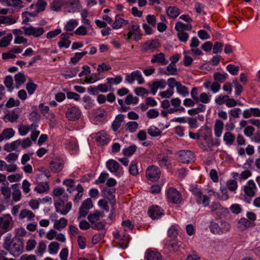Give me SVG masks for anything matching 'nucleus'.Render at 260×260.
Listing matches in <instances>:
<instances>
[{
    "instance_id": "obj_48",
    "label": "nucleus",
    "mask_w": 260,
    "mask_h": 260,
    "mask_svg": "<svg viewBox=\"0 0 260 260\" xmlns=\"http://www.w3.org/2000/svg\"><path fill=\"white\" fill-rule=\"evenodd\" d=\"M228 75L227 73L221 74L219 72L215 73L213 76L214 80L220 82H224L228 78Z\"/></svg>"
},
{
    "instance_id": "obj_39",
    "label": "nucleus",
    "mask_w": 260,
    "mask_h": 260,
    "mask_svg": "<svg viewBox=\"0 0 260 260\" xmlns=\"http://www.w3.org/2000/svg\"><path fill=\"white\" fill-rule=\"evenodd\" d=\"M175 29L177 31L183 30H190L192 29V25L190 24H185L181 22H178L175 24Z\"/></svg>"
},
{
    "instance_id": "obj_56",
    "label": "nucleus",
    "mask_w": 260,
    "mask_h": 260,
    "mask_svg": "<svg viewBox=\"0 0 260 260\" xmlns=\"http://www.w3.org/2000/svg\"><path fill=\"white\" fill-rule=\"evenodd\" d=\"M107 84H118L122 80V77L121 75H117L115 78H107Z\"/></svg>"
},
{
    "instance_id": "obj_24",
    "label": "nucleus",
    "mask_w": 260,
    "mask_h": 260,
    "mask_svg": "<svg viewBox=\"0 0 260 260\" xmlns=\"http://www.w3.org/2000/svg\"><path fill=\"white\" fill-rule=\"evenodd\" d=\"M252 116L260 117V109L258 108H250L243 111V116L244 118H249Z\"/></svg>"
},
{
    "instance_id": "obj_60",
    "label": "nucleus",
    "mask_w": 260,
    "mask_h": 260,
    "mask_svg": "<svg viewBox=\"0 0 260 260\" xmlns=\"http://www.w3.org/2000/svg\"><path fill=\"white\" fill-rule=\"evenodd\" d=\"M41 116L37 111H32L29 115L28 119L30 121L37 122L40 120Z\"/></svg>"
},
{
    "instance_id": "obj_32",
    "label": "nucleus",
    "mask_w": 260,
    "mask_h": 260,
    "mask_svg": "<svg viewBox=\"0 0 260 260\" xmlns=\"http://www.w3.org/2000/svg\"><path fill=\"white\" fill-rule=\"evenodd\" d=\"M20 144L21 140H17L11 143H6L4 146V149L7 152H11L16 150L20 146Z\"/></svg>"
},
{
    "instance_id": "obj_29",
    "label": "nucleus",
    "mask_w": 260,
    "mask_h": 260,
    "mask_svg": "<svg viewBox=\"0 0 260 260\" xmlns=\"http://www.w3.org/2000/svg\"><path fill=\"white\" fill-rule=\"evenodd\" d=\"M15 131L12 128L4 129L2 133L0 134V142L4 140H9L12 138L15 135Z\"/></svg>"
},
{
    "instance_id": "obj_15",
    "label": "nucleus",
    "mask_w": 260,
    "mask_h": 260,
    "mask_svg": "<svg viewBox=\"0 0 260 260\" xmlns=\"http://www.w3.org/2000/svg\"><path fill=\"white\" fill-rule=\"evenodd\" d=\"M63 166V160L60 157L54 158L50 163V168L54 173H58L62 171Z\"/></svg>"
},
{
    "instance_id": "obj_37",
    "label": "nucleus",
    "mask_w": 260,
    "mask_h": 260,
    "mask_svg": "<svg viewBox=\"0 0 260 260\" xmlns=\"http://www.w3.org/2000/svg\"><path fill=\"white\" fill-rule=\"evenodd\" d=\"M167 15L171 18H175L180 14V10L176 7L170 6L166 10Z\"/></svg>"
},
{
    "instance_id": "obj_36",
    "label": "nucleus",
    "mask_w": 260,
    "mask_h": 260,
    "mask_svg": "<svg viewBox=\"0 0 260 260\" xmlns=\"http://www.w3.org/2000/svg\"><path fill=\"white\" fill-rule=\"evenodd\" d=\"M223 139L227 145L231 146L235 141V136L230 132H227L224 133Z\"/></svg>"
},
{
    "instance_id": "obj_45",
    "label": "nucleus",
    "mask_w": 260,
    "mask_h": 260,
    "mask_svg": "<svg viewBox=\"0 0 260 260\" xmlns=\"http://www.w3.org/2000/svg\"><path fill=\"white\" fill-rule=\"evenodd\" d=\"M49 189V185L47 182L41 183L35 188V190L38 193H44Z\"/></svg>"
},
{
    "instance_id": "obj_2",
    "label": "nucleus",
    "mask_w": 260,
    "mask_h": 260,
    "mask_svg": "<svg viewBox=\"0 0 260 260\" xmlns=\"http://www.w3.org/2000/svg\"><path fill=\"white\" fill-rule=\"evenodd\" d=\"M189 191L193 195L198 205H202L204 207H208L209 205L210 199L209 196L204 194L202 189L196 184L190 186Z\"/></svg>"
},
{
    "instance_id": "obj_54",
    "label": "nucleus",
    "mask_w": 260,
    "mask_h": 260,
    "mask_svg": "<svg viewBox=\"0 0 260 260\" xmlns=\"http://www.w3.org/2000/svg\"><path fill=\"white\" fill-rule=\"evenodd\" d=\"M5 85L6 86L7 88H8L9 90L12 91L13 90V79L11 76H7L4 79V81Z\"/></svg>"
},
{
    "instance_id": "obj_64",
    "label": "nucleus",
    "mask_w": 260,
    "mask_h": 260,
    "mask_svg": "<svg viewBox=\"0 0 260 260\" xmlns=\"http://www.w3.org/2000/svg\"><path fill=\"white\" fill-rule=\"evenodd\" d=\"M226 187L230 190L235 191L238 187L237 182L235 180H230L227 181Z\"/></svg>"
},
{
    "instance_id": "obj_4",
    "label": "nucleus",
    "mask_w": 260,
    "mask_h": 260,
    "mask_svg": "<svg viewBox=\"0 0 260 260\" xmlns=\"http://www.w3.org/2000/svg\"><path fill=\"white\" fill-rule=\"evenodd\" d=\"M166 199L169 202L179 204L182 201L181 192L173 187H169L165 191Z\"/></svg>"
},
{
    "instance_id": "obj_17",
    "label": "nucleus",
    "mask_w": 260,
    "mask_h": 260,
    "mask_svg": "<svg viewBox=\"0 0 260 260\" xmlns=\"http://www.w3.org/2000/svg\"><path fill=\"white\" fill-rule=\"evenodd\" d=\"M167 83L165 79H161L159 80L153 81L151 84L149 85L151 93L154 95L156 94L158 88L164 89L166 86Z\"/></svg>"
},
{
    "instance_id": "obj_6",
    "label": "nucleus",
    "mask_w": 260,
    "mask_h": 260,
    "mask_svg": "<svg viewBox=\"0 0 260 260\" xmlns=\"http://www.w3.org/2000/svg\"><path fill=\"white\" fill-rule=\"evenodd\" d=\"M160 47L158 40L152 39L144 42L142 46V50L144 52H153Z\"/></svg>"
},
{
    "instance_id": "obj_49",
    "label": "nucleus",
    "mask_w": 260,
    "mask_h": 260,
    "mask_svg": "<svg viewBox=\"0 0 260 260\" xmlns=\"http://www.w3.org/2000/svg\"><path fill=\"white\" fill-rule=\"evenodd\" d=\"M134 80H136L139 84H142L144 82V79L141 72L139 70L132 72Z\"/></svg>"
},
{
    "instance_id": "obj_23",
    "label": "nucleus",
    "mask_w": 260,
    "mask_h": 260,
    "mask_svg": "<svg viewBox=\"0 0 260 260\" xmlns=\"http://www.w3.org/2000/svg\"><path fill=\"white\" fill-rule=\"evenodd\" d=\"M128 24V20L124 19L121 15H117L115 16L114 21L112 23V27L114 29H117Z\"/></svg>"
},
{
    "instance_id": "obj_38",
    "label": "nucleus",
    "mask_w": 260,
    "mask_h": 260,
    "mask_svg": "<svg viewBox=\"0 0 260 260\" xmlns=\"http://www.w3.org/2000/svg\"><path fill=\"white\" fill-rule=\"evenodd\" d=\"M177 92L182 96H187L189 95L188 88L180 83H177L176 87Z\"/></svg>"
},
{
    "instance_id": "obj_52",
    "label": "nucleus",
    "mask_w": 260,
    "mask_h": 260,
    "mask_svg": "<svg viewBox=\"0 0 260 260\" xmlns=\"http://www.w3.org/2000/svg\"><path fill=\"white\" fill-rule=\"evenodd\" d=\"M87 53V52L86 51H84L81 52H76L74 56L71 58V62L74 64L76 63Z\"/></svg>"
},
{
    "instance_id": "obj_20",
    "label": "nucleus",
    "mask_w": 260,
    "mask_h": 260,
    "mask_svg": "<svg viewBox=\"0 0 260 260\" xmlns=\"http://www.w3.org/2000/svg\"><path fill=\"white\" fill-rule=\"evenodd\" d=\"M156 160L158 165L161 167L168 169L171 165L169 157L165 153H159L157 155Z\"/></svg>"
},
{
    "instance_id": "obj_61",
    "label": "nucleus",
    "mask_w": 260,
    "mask_h": 260,
    "mask_svg": "<svg viewBox=\"0 0 260 260\" xmlns=\"http://www.w3.org/2000/svg\"><path fill=\"white\" fill-rule=\"evenodd\" d=\"M177 36L178 40L180 42L184 43L186 42L189 38V35L188 33L184 31H178Z\"/></svg>"
},
{
    "instance_id": "obj_3",
    "label": "nucleus",
    "mask_w": 260,
    "mask_h": 260,
    "mask_svg": "<svg viewBox=\"0 0 260 260\" xmlns=\"http://www.w3.org/2000/svg\"><path fill=\"white\" fill-rule=\"evenodd\" d=\"M127 27L128 32L126 40L129 41L133 39L135 41H139L141 39L142 34L139 25L135 21H132Z\"/></svg>"
},
{
    "instance_id": "obj_7",
    "label": "nucleus",
    "mask_w": 260,
    "mask_h": 260,
    "mask_svg": "<svg viewBox=\"0 0 260 260\" xmlns=\"http://www.w3.org/2000/svg\"><path fill=\"white\" fill-rule=\"evenodd\" d=\"M93 204L91 198L85 199L82 203L78 212V219L85 217L88 213L89 210L92 208Z\"/></svg>"
},
{
    "instance_id": "obj_14",
    "label": "nucleus",
    "mask_w": 260,
    "mask_h": 260,
    "mask_svg": "<svg viewBox=\"0 0 260 260\" xmlns=\"http://www.w3.org/2000/svg\"><path fill=\"white\" fill-rule=\"evenodd\" d=\"M22 29L24 31V34L26 36H32L35 38H38L42 36L44 32L43 27H35L33 26L23 27Z\"/></svg>"
},
{
    "instance_id": "obj_19",
    "label": "nucleus",
    "mask_w": 260,
    "mask_h": 260,
    "mask_svg": "<svg viewBox=\"0 0 260 260\" xmlns=\"http://www.w3.org/2000/svg\"><path fill=\"white\" fill-rule=\"evenodd\" d=\"M72 36L73 34L71 33L66 32L62 34L60 36V40L57 43L58 47L60 48H68L71 43L69 39Z\"/></svg>"
},
{
    "instance_id": "obj_40",
    "label": "nucleus",
    "mask_w": 260,
    "mask_h": 260,
    "mask_svg": "<svg viewBox=\"0 0 260 260\" xmlns=\"http://www.w3.org/2000/svg\"><path fill=\"white\" fill-rule=\"evenodd\" d=\"M13 39V36L11 34H8L6 36L4 37L0 40V47H6L8 46Z\"/></svg>"
},
{
    "instance_id": "obj_35",
    "label": "nucleus",
    "mask_w": 260,
    "mask_h": 260,
    "mask_svg": "<svg viewBox=\"0 0 260 260\" xmlns=\"http://www.w3.org/2000/svg\"><path fill=\"white\" fill-rule=\"evenodd\" d=\"M64 4V0H53L50 5V8L53 11L58 12Z\"/></svg>"
},
{
    "instance_id": "obj_27",
    "label": "nucleus",
    "mask_w": 260,
    "mask_h": 260,
    "mask_svg": "<svg viewBox=\"0 0 260 260\" xmlns=\"http://www.w3.org/2000/svg\"><path fill=\"white\" fill-rule=\"evenodd\" d=\"M124 119V116L121 114H119L116 116L111 125V128L114 132H116L119 129Z\"/></svg>"
},
{
    "instance_id": "obj_25",
    "label": "nucleus",
    "mask_w": 260,
    "mask_h": 260,
    "mask_svg": "<svg viewBox=\"0 0 260 260\" xmlns=\"http://www.w3.org/2000/svg\"><path fill=\"white\" fill-rule=\"evenodd\" d=\"M152 63H158L162 66H165L168 63V61L165 58V55L164 53L160 52L153 55L151 59Z\"/></svg>"
},
{
    "instance_id": "obj_31",
    "label": "nucleus",
    "mask_w": 260,
    "mask_h": 260,
    "mask_svg": "<svg viewBox=\"0 0 260 260\" xmlns=\"http://www.w3.org/2000/svg\"><path fill=\"white\" fill-rule=\"evenodd\" d=\"M106 167L110 172L116 173L119 168V164L114 159H110L106 162Z\"/></svg>"
},
{
    "instance_id": "obj_22",
    "label": "nucleus",
    "mask_w": 260,
    "mask_h": 260,
    "mask_svg": "<svg viewBox=\"0 0 260 260\" xmlns=\"http://www.w3.org/2000/svg\"><path fill=\"white\" fill-rule=\"evenodd\" d=\"M39 108L43 115L49 120L52 121L55 118L54 113L50 110L49 107L43 103L39 104Z\"/></svg>"
},
{
    "instance_id": "obj_41",
    "label": "nucleus",
    "mask_w": 260,
    "mask_h": 260,
    "mask_svg": "<svg viewBox=\"0 0 260 260\" xmlns=\"http://www.w3.org/2000/svg\"><path fill=\"white\" fill-rule=\"evenodd\" d=\"M18 185L16 184H13L12 186V188L14 190L12 192V198L13 201L15 202H18L20 201L21 197V193L20 190L17 189Z\"/></svg>"
},
{
    "instance_id": "obj_42",
    "label": "nucleus",
    "mask_w": 260,
    "mask_h": 260,
    "mask_svg": "<svg viewBox=\"0 0 260 260\" xmlns=\"http://www.w3.org/2000/svg\"><path fill=\"white\" fill-rule=\"evenodd\" d=\"M78 25V22L76 19H70L64 26V29L66 31H72Z\"/></svg>"
},
{
    "instance_id": "obj_30",
    "label": "nucleus",
    "mask_w": 260,
    "mask_h": 260,
    "mask_svg": "<svg viewBox=\"0 0 260 260\" xmlns=\"http://www.w3.org/2000/svg\"><path fill=\"white\" fill-rule=\"evenodd\" d=\"M146 257L147 260H161L162 256L159 252L148 249L146 252Z\"/></svg>"
},
{
    "instance_id": "obj_59",
    "label": "nucleus",
    "mask_w": 260,
    "mask_h": 260,
    "mask_svg": "<svg viewBox=\"0 0 260 260\" xmlns=\"http://www.w3.org/2000/svg\"><path fill=\"white\" fill-rule=\"evenodd\" d=\"M99 74H92L89 77H86L85 78V82L87 83H93L100 80V78H99Z\"/></svg>"
},
{
    "instance_id": "obj_50",
    "label": "nucleus",
    "mask_w": 260,
    "mask_h": 260,
    "mask_svg": "<svg viewBox=\"0 0 260 260\" xmlns=\"http://www.w3.org/2000/svg\"><path fill=\"white\" fill-rule=\"evenodd\" d=\"M137 147L136 145H131L128 147L125 148L122 150V153L124 156H131L136 151Z\"/></svg>"
},
{
    "instance_id": "obj_44",
    "label": "nucleus",
    "mask_w": 260,
    "mask_h": 260,
    "mask_svg": "<svg viewBox=\"0 0 260 260\" xmlns=\"http://www.w3.org/2000/svg\"><path fill=\"white\" fill-rule=\"evenodd\" d=\"M148 134L151 137H156L161 134V131L157 127L151 125L148 129Z\"/></svg>"
},
{
    "instance_id": "obj_62",
    "label": "nucleus",
    "mask_w": 260,
    "mask_h": 260,
    "mask_svg": "<svg viewBox=\"0 0 260 260\" xmlns=\"http://www.w3.org/2000/svg\"><path fill=\"white\" fill-rule=\"evenodd\" d=\"M226 69L231 75H237L239 70V67L230 64L226 67Z\"/></svg>"
},
{
    "instance_id": "obj_51",
    "label": "nucleus",
    "mask_w": 260,
    "mask_h": 260,
    "mask_svg": "<svg viewBox=\"0 0 260 260\" xmlns=\"http://www.w3.org/2000/svg\"><path fill=\"white\" fill-rule=\"evenodd\" d=\"M38 85L31 81L28 82L26 84V89L30 95L34 93Z\"/></svg>"
},
{
    "instance_id": "obj_10",
    "label": "nucleus",
    "mask_w": 260,
    "mask_h": 260,
    "mask_svg": "<svg viewBox=\"0 0 260 260\" xmlns=\"http://www.w3.org/2000/svg\"><path fill=\"white\" fill-rule=\"evenodd\" d=\"M146 177L150 181H155L160 176V171L158 167L152 165L149 167L146 171Z\"/></svg>"
},
{
    "instance_id": "obj_58",
    "label": "nucleus",
    "mask_w": 260,
    "mask_h": 260,
    "mask_svg": "<svg viewBox=\"0 0 260 260\" xmlns=\"http://www.w3.org/2000/svg\"><path fill=\"white\" fill-rule=\"evenodd\" d=\"M3 219L2 228H9L10 222L12 221V217L9 214L4 215L2 217Z\"/></svg>"
},
{
    "instance_id": "obj_11",
    "label": "nucleus",
    "mask_w": 260,
    "mask_h": 260,
    "mask_svg": "<svg viewBox=\"0 0 260 260\" xmlns=\"http://www.w3.org/2000/svg\"><path fill=\"white\" fill-rule=\"evenodd\" d=\"M148 214L151 218L155 219L164 215L165 214V211L158 205H152L148 209Z\"/></svg>"
},
{
    "instance_id": "obj_26",
    "label": "nucleus",
    "mask_w": 260,
    "mask_h": 260,
    "mask_svg": "<svg viewBox=\"0 0 260 260\" xmlns=\"http://www.w3.org/2000/svg\"><path fill=\"white\" fill-rule=\"evenodd\" d=\"M95 140L101 145H106L109 141L108 135L104 131L99 132L95 137Z\"/></svg>"
},
{
    "instance_id": "obj_16",
    "label": "nucleus",
    "mask_w": 260,
    "mask_h": 260,
    "mask_svg": "<svg viewBox=\"0 0 260 260\" xmlns=\"http://www.w3.org/2000/svg\"><path fill=\"white\" fill-rule=\"evenodd\" d=\"M115 192L116 189L114 188L105 187L102 190L103 196L109 200L112 205H114L116 202Z\"/></svg>"
},
{
    "instance_id": "obj_5",
    "label": "nucleus",
    "mask_w": 260,
    "mask_h": 260,
    "mask_svg": "<svg viewBox=\"0 0 260 260\" xmlns=\"http://www.w3.org/2000/svg\"><path fill=\"white\" fill-rule=\"evenodd\" d=\"M65 115L68 120L75 121L81 118L82 112L78 106L71 105L67 109Z\"/></svg>"
},
{
    "instance_id": "obj_18",
    "label": "nucleus",
    "mask_w": 260,
    "mask_h": 260,
    "mask_svg": "<svg viewBox=\"0 0 260 260\" xmlns=\"http://www.w3.org/2000/svg\"><path fill=\"white\" fill-rule=\"evenodd\" d=\"M201 137L206 142L209 146H213V142L212 140V135L210 129L208 128H204V129H200L199 131Z\"/></svg>"
},
{
    "instance_id": "obj_33",
    "label": "nucleus",
    "mask_w": 260,
    "mask_h": 260,
    "mask_svg": "<svg viewBox=\"0 0 260 260\" xmlns=\"http://www.w3.org/2000/svg\"><path fill=\"white\" fill-rule=\"evenodd\" d=\"M223 125V122L221 120L217 119L216 120L214 129V134L216 137L219 138L221 136Z\"/></svg>"
},
{
    "instance_id": "obj_46",
    "label": "nucleus",
    "mask_w": 260,
    "mask_h": 260,
    "mask_svg": "<svg viewBox=\"0 0 260 260\" xmlns=\"http://www.w3.org/2000/svg\"><path fill=\"white\" fill-rule=\"evenodd\" d=\"M15 83L17 85H21L23 84L25 81L26 78L24 74L22 73L19 72L16 74L14 76Z\"/></svg>"
},
{
    "instance_id": "obj_21",
    "label": "nucleus",
    "mask_w": 260,
    "mask_h": 260,
    "mask_svg": "<svg viewBox=\"0 0 260 260\" xmlns=\"http://www.w3.org/2000/svg\"><path fill=\"white\" fill-rule=\"evenodd\" d=\"M21 111L19 108H15L11 112L6 114L4 119L6 122H14L18 119Z\"/></svg>"
},
{
    "instance_id": "obj_9",
    "label": "nucleus",
    "mask_w": 260,
    "mask_h": 260,
    "mask_svg": "<svg viewBox=\"0 0 260 260\" xmlns=\"http://www.w3.org/2000/svg\"><path fill=\"white\" fill-rule=\"evenodd\" d=\"M52 196L54 201V204L57 201L59 202L68 200V194L66 192L64 189L61 187L54 188L52 191Z\"/></svg>"
},
{
    "instance_id": "obj_12",
    "label": "nucleus",
    "mask_w": 260,
    "mask_h": 260,
    "mask_svg": "<svg viewBox=\"0 0 260 260\" xmlns=\"http://www.w3.org/2000/svg\"><path fill=\"white\" fill-rule=\"evenodd\" d=\"M67 200H62L59 202H56L54 204L56 211L60 213L62 215L67 214L71 209L72 204L71 202H68L64 205V202Z\"/></svg>"
},
{
    "instance_id": "obj_1",
    "label": "nucleus",
    "mask_w": 260,
    "mask_h": 260,
    "mask_svg": "<svg viewBox=\"0 0 260 260\" xmlns=\"http://www.w3.org/2000/svg\"><path fill=\"white\" fill-rule=\"evenodd\" d=\"M24 243L22 238L14 237L12 240L6 239L4 243V247L14 256L16 257L22 253Z\"/></svg>"
},
{
    "instance_id": "obj_34",
    "label": "nucleus",
    "mask_w": 260,
    "mask_h": 260,
    "mask_svg": "<svg viewBox=\"0 0 260 260\" xmlns=\"http://www.w3.org/2000/svg\"><path fill=\"white\" fill-rule=\"evenodd\" d=\"M19 218L21 219L25 218H27V220H31L35 217V214L30 210L27 209H23L21 210L19 215Z\"/></svg>"
},
{
    "instance_id": "obj_13",
    "label": "nucleus",
    "mask_w": 260,
    "mask_h": 260,
    "mask_svg": "<svg viewBox=\"0 0 260 260\" xmlns=\"http://www.w3.org/2000/svg\"><path fill=\"white\" fill-rule=\"evenodd\" d=\"M257 190L256 184L253 180H248L243 187L245 195L250 197L255 196Z\"/></svg>"
},
{
    "instance_id": "obj_47",
    "label": "nucleus",
    "mask_w": 260,
    "mask_h": 260,
    "mask_svg": "<svg viewBox=\"0 0 260 260\" xmlns=\"http://www.w3.org/2000/svg\"><path fill=\"white\" fill-rule=\"evenodd\" d=\"M83 101L86 104L84 106V107L85 109H90L94 106V101L89 95H84L83 98Z\"/></svg>"
},
{
    "instance_id": "obj_43",
    "label": "nucleus",
    "mask_w": 260,
    "mask_h": 260,
    "mask_svg": "<svg viewBox=\"0 0 260 260\" xmlns=\"http://www.w3.org/2000/svg\"><path fill=\"white\" fill-rule=\"evenodd\" d=\"M126 130L131 133L136 132L138 128L139 124L136 121H129L126 124Z\"/></svg>"
},
{
    "instance_id": "obj_57",
    "label": "nucleus",
    "mask_w": 260,
    "mask_h": 260,
    "mask_svg": "<svg viewBox=\"0 0 260 260\" xmlns=\"http://www.w3.org/2000/svg\"><path fill=\"white\" fill-rule=\"evenodd\" d=\"M167 72L165 74L167 75H174L176 74L177 69L176 64L170 63L166 68Z\"/></svg>"
},
{
    "instance_id": "obj_55",
    "label": "nucleus",
    "mask_w": 260,
    "mask_h": 260,
    "mask_svg": "<svg viewBox=\"0 0 260 260\" xmlns=\"http://www.w3.org/2000/svg\"><path fill=\"white\" fill-rule=\"evenodd\" d=\"M139 102V98L136 96H134L132 94H128L127 95L125 99V103L127 105H136Z\"/></svg>"
},
{
    "instance_id": "obj_63",
    "label": "nucleus",
    "mask_w": 260,
    "mask_h": 260,
    "mask_svg": "<svg viewBox=\"0 0 260 260\" xmlns=\"http://www.w3.org/2000/svg\"><path fill=\"white\" fill-rule=\"evenodd\" d=\"M59 249V244L57 242H51L48 246V251L51 254H55Z\"/></svg>"
},
{
    "instance_id": "obj_8",
    "label": "nucleus",
    "mask_w": 260,
    "mask_h": 260,
    "mask_svg": "<svg viewBox=\"0 0 260 260\" xmlns=\"http://www.w3.org/2000/svg\"><path fill=\"white\" fill-rule=\"evenodd\" d=\"M194 159V153L187 150H182L179 152V160L183 164H189Z\"/></svg>"
},
{
    "instance_id": "obj_28",
    "label": "nucleus",
    "mask_w": 260,
    "mask_h": 260,
    "mask_svg": "<svg viewBox=\"0 0 260 260\" xmlns=\"http://www.w3.org/2000/svg\"><path fill=\"white\" fill-rule=\"evenodd\" d=\"M104 215V212L100 211H95L92 213L88 214L87 218L88 221L92 224L98 221L101 217Z\"/></svg>"
},
{
    "instance_id": "obj_53",
    "label": "nucleus",
    "mask_w": 260,
    "mask_h": 260,
    "mask_svg": "<svg viewBox=\"0 0 260 260\" xmlns=\"http://www.w3.org/2000/svg\"><path fill=\"white\" fill-rule=\"evenodd\" d=\"M168 236L171 239V241H176L178 237V232L177 229H169Z\"/></svg>"
}]
</instances>
